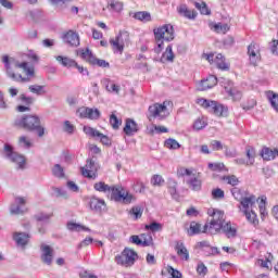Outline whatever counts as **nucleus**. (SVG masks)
Returning a JSON list of instances; mask_svg holds the SVG:
<instances>
[{"label":"nucleus","mask_w":278,"mask_h":278,"mask_svg":"<svg viewBox=\"0 0 278 278\" xmlns=\"http://www.w3.org/2000/svg\"><path fill=\"white\" fill-rule=\"evenodd\" d=\"M208 168L216 173H223L224 170H227V167H225L224 163H208Z\"/></svg>","instance_id":"46"},{"label":"nucleus","mask_w":278,"mask_h":278,"mask_svg":"<svg viewBox=\"0 0 278 278\" xmlns=\"http://www.w3.org/2000/svg\"><path fill=\"white\" fill-rule=\"evenodd\" d=\"M265 97L267 98V101H269L275 112H278V93H275L274 91H267Z\"/></svg>","instance_id":"30"},{"label":"nucleus","mask_w":278,"mask_h":278,"mask_svg":"<svg viewBox=\"0 0 278 278\" xmlns=\"http://www.w3.org/2000/svg\"><path fill=\"white\" fill-rule=\"evenodd\" d=\"M168 273L173 278H181V273L173 267H169Z\"/></svg>","instance_id":"64"},{"label":"nucleus","mask_w":278,"mask_h":278,"mask_svg":"<svg viewBox=\"0 0 278 278\" xmlns=\"http://www.w3.org/2000/svg\"><path fill=\"white\" fill-rule=\"evenodd\" d=\"M244 216L247 218V220H249V223H251V225L257 226L260 224V220H257V214H255V211L251 210V211H244Z\"/></svg>","instance_id":"36"},{"label":"nucleus","mask_w":278,"mask_h":278,"mask_svg":"<svg viewBox=\"0 0 278 278\" xmlns=\"http://www.w3.org/2000/svg\"><path fill=\"white\" fill-rule=\"evenodd\" d=\"M146 229H150V231H162V224L153 222L150 225H147Z\"/></svg>","instance_id":"59"},{"label":"nucleus","mask_w":278,"mask_h":278,"mask_svg":"<svg viewBox=\"0 0 278 278\" xmlns=\"http://www.w3.org/2000/svg\"><path fill=\"white\" fill-rule=\"evenodd\" d=\"M195 103L198 105H201V108H204L205 110H208V112H212L215 114V116H227L229 113V109L216 101L207 100L204 98H198Z\"/></svg>","instance_id":"4"},{"label":"nucleus","mask_w":278,"mask_h":278,"mask_svg":"<svg viewBox=\"0 0 278 278\" xmlns=\"http://www.w3.org/2000/svg\"><path fill=\"white\" fill-rule=\"evenodd\" d=\"M134 18L141 21L142 23H149L151 21V13L147 11H140L134 14Z\"/></svg>","instance_id":"38"},{"label":"nucleus","mask_w":278,"mask_h":278,"mask_svg":"<svg viewBox=\"0 0 278 278\" xmlns=\"http://www.w3.org/2000/svg\"><path fill=\"white\" fill-rule=\"evenodd\" d=\"M80 56L83 60H86L89 64H92V66H100L101 68H110V63L105 60L97 59L94 54H92V51L90 49L80 50Z\"/></svg>","instance_id":"9"},{"label":"nucleus","mask_w":278,"mask_h":278,"mask_svg":"<svg viewBox=\"0 0 278 278\" xmlns=\"http://www.w3.org/2000/svg\"><path fill=\"white\" fill-rule=\"evenodd\" d=\"M165 147H166V149L176 150V149H179L181 146L175 139H167L165 141Z\"/></svg>","instance_id":"54"},{"label":"nucleus","mask_w":278,"mask_h":278,"mask_svg":"<svg viewBox=\"0 0 278 278\" xmlns=\"http://www.w3.org/2000/svg\"><path fill=\"white\" fill-rule=\"evenodd\" d=\"M89 207L91 212H98L99 214H101V212H105V200L99 199L97 197H92L89 200Z\"/></svg>","instance_id":"18"},{"label":"nucleus","mask_w":278,"mask_h":278,"mask_svg":"<svg viewBox=\"0 0 278 278\" xmlns=\"http://www.w3.org/2000/svg\"><path fill=\"white\" fill-rule=\"evenodd\" d=\"M248 55L250 58V64H252V66H257V63L260 60H262V54L260 53V45L251 43L248 47Z\"/></svg>","instance_id":"14"},{"label":"nucleus","mask_w":278,"mask_h":278,"mask_svg":"<svg viewBox=\"0 0 278 278\" xmlns=\"http://www.w3.org/2000/svg\"><path fill=\"white\" fill-rule=\"evenodd\" d=\"M213 199H225V191H223L220 188L214 189L212 191Z\"/></svg>","instance_id":"61"},{"label":"nucleus","mask_w":278,"mask_h":278,"mask_svg":"<svg viewBox=\"0 0 278 278\" xmlns=\"http://www.w3.org/2000/svg\"><path fill=\"white\" fill-rule=\"evenodd\" d=\"M84 131H85L86 136H90V138H99L100 141L102 142V144H104L105 147L112 146V140L110 139V137L101 134L99 130H97L90 126H85Z\"/></svg>","instance_id":"13"},{"label":"nucleus","mask_w":278,"mask_h":278,"mask_svg":"<svg viewBox=\"0 0 278 278\" xmlns=\"http://www.w3.org/2000/svg\"><path fill=\"white\" fill-rule=\"evenodd\" d=\"M177 11H178V14H180V16H185V18H189V20L197 18V12L190 11L186 4H180L177 8Z\"/></svg>","instance_id":"28"},{"label":"nucleus","mask_w":278,"mask_h":278,"mask_svg":"<svg viewBox=\"0 0 278 278\" xmlns=\"http://www.w3.org/2000/svg\"><path fill=\"white\" fill-rule=\"evenodd\" d=\"M137 131H138V124L136 123V121L130 118L126 119L124 134H126V136H134V134H137Z\"/></svg>","instance_id":"25"},{"label":"nucleus","mask_w":278,"mask_h":278,"mask_svg":"<svg viewBox=\"0 0 278 278\" xmlns=\"http://www.w3.org/2000/svg\"><path fill=\"white\" fill-rule=\"evenodd\" d=\"M110 125L113 127V129H118V127L123 125V121L118 119L116 114L112 113L110 116Z\"/></svg>","instance_id":"47"},{"label":"nucleus","mask_w":278,"mask_h":278,"mask_svg":"<svg viewBox=\"0 0 278 278\" xmlns=\"http://www.w3.org/2000/svg\"><path fill=\"white\" fill-rule=\"evenodd\" d=\"M153 33L157 45V47L154 48V53H162V49H164L163 40H166V42L175 40V28H173L170 24L154 28Z\"/></svg>","instance_id":"3"},{"label":"nucleus","mask_w":278,"mask_h":278,"mask_svg":"<svg viewBox=\"0 0 278 278\" xmlns=\"http://www.w3.org/2000/svg\"><path fill=\"white\" fill-rule=\"evenodd\" d=\"M214 29L216 31V34H226L227 31H229V25L228 24H215L214 25Z\"/></svg>","instance_id":"51"},{"label":"nucleus","mask_w":278,"mask_h":278,"mask_svg":"<svg viewBox=\"0 0 278 278\" xmlns=\"http://www.w3.org/2000/svg\"><path fill=\"white\" fill-rule=\"evenodd\" d=\"M108 10L110 12H122L123 11V2L118 0H110L108 2Z\"/></svg>","instance_id":"33"},{"label":"nucleus","mask_w":278,"mask_h":278,"mask_svg":"<svg viewBox=\"0 0 278 278\" xmlns=\"http://www.w3.org/2000/svg\"><path fill=\"white\" fill-rule=\"evenodd\" d=\"M17 144L21 149H31V147H34L31 139L27 136H21L17 140Z\"/></svg>","instance_id":"35"},{"label":"nucleus","mask_w":278,"mask_h":278,"mask_svg":"<svg viewBox=\"0 0 278 278\" xmlns=\"http://www.w3.org/2000/svg\"><path fill=\"white\" fill-rule=\"evenodd\" d=\"M67 229L68 231H90V228L73 222L67 223Z\"/></svg>","instance_id":"37"},{"label":"nucleus","mask_w":278,"mask_h":278,"mask_svg":"<svg viewBox=\"0 0 278 278\" xmlns=\"http://www.w3.org/2000/svg\"><path fill=\"white\" fill-rule=\"evenodd\" d=\"M147 132L150 136H154V134H168V128L164 126L152 125L147 128Z\"/></svg>","instance_id":"32"},{"label":"nucleus","mask_w":278,"mask_h":278,"mask_svg":"<svg viewBox=\"0 0 278 278\" xmlns=\"http://www.w3.org/2000/svg\"><path fill=\"white\" fill-rule=\"evenodd\" d=\"M204 127H207V123L205 122V119L198 118L193 124V128L198 131L204 129Z\"/></svg>","instance_id":"57"},{"label":"nucleus","mask_w":278,"mask_h":278,"mask_svg":"<svg viewBox=\"0 0 278 278\" xmlns=\"http://www.w3.org/2000/svg\"><path fill=\"white\" fill-rule=\"evenodd\" d=\"M63 40L70 47H79V35L73 30H68L64 36Z\"/></svg>","instance_id":"22"},{"label":"nucleus","mask_w":278,"mask_h":278,"mask_svg":"<svg viewBox=\"0 0 278 278\" xmlns=\"http://www.w3.org/2000/svg\"><path fill=\"white\" fill-rule=\"evenodd\" d=\"M29 233L26 232H14L13 240L16 243V247L25 251V247L29 244Z\"/></svg>","instance_id":"17"},{"label":"nucleus","mask_w":278,"mask_h":278,"mask_svg":"<svg viewBox=\"0 0 278 278\" xmlns=\"http://www.w3.org/2000/svg\"><path fill=\"white\" fill-rule=\"evenodd\" d=\"M93 188L97 192H110L112 186H109L108 184L103 182V181H99V182H96L93 185Z\"/></svg>","instance_id":"40"},{"label":"nucleus","mask_w":278,"mask_h":278,"mask_svg":"<svg viewBox=\"0 0 278 278\" xmlns=\"http://www.w3.org/2000/svg\"><path fill=\"white\" fill-rule=\"evenodd\" d=\"M261 156L263 157V160L270 162V160H275V157H277V150L263 148L261 152Z\"/></svg>","instance_id":"31"},{"label":"nucleus","mask_w":278,"mask_h":278,"mask_svg":"<svg viewBox=\"0 0 278 278\" xmlns=\"http://www.w3.org/2000/svg\"><path fill=\"white\" fill-rule=\"evenodd\" d=\"M258 208H260V212H261V216H265L267 214L266 213V197L261 198Z\"/></svg>","instance_id":"62"},{"label":"nucleus","mask_w":278,"mask_h":278,"mask_svg":"<svg viewBox=\"0 0 278 278\" xmlns=\"http://www.w3.org/2000/svg\"><path fill=\"white\" fill-rule=\"evenodd\" d=\"M40 251L41 262H43V264H47L48 266H51V264H53V248L47 245L46 243H41Z\"/></svg>","instance_id":"15"},{"label":"nucleus","mask_w":278,"mask_h":278,"mask_svg":"<svg viewBox=\"0 0 278 278\" xmlns=\"http://www.w3.org/2000/svg\"><path fill=\"white\" fill-rule=\"evenodd\" d=\"M247 166H253L255 164V149L247 148Z\"/></svg>","instance_id":"43"},{"label":"nucleus","mask_w":278,"mask_h":278,"mask_svg":"<svg viewBox=\"0 0 278 278\" xmlns=\"http://www.w3.org/2000/svg\"><path fill=\"white\" fill-rule=\"evenodd\" d=\"M14 126L25 131H37L39 138L45 136V127H42L40 117L38 115H22L16 117Z\"/></svg>","instance_id":"2"},{"label":"nucleus","mask_w":278,"mask_h":278,"mask_svg":"<svg viewBox=\"0 0 278 278\" xmlns=\"http://www.w3.org/2000/svg\"><path fill=\"white\" fill-rule=\"evenodd\" d=\"M216 84H218V78H216V76L214 75H211L206 79L201 80V83L198 86V90L200 91L210 90V88H214Z\"/></svg>","instance_id":"21"},{"label":"nucleus","mask_w":278,"mask_h":278,"mask_svg":"<svg viewBox=\"0 0 278 278\" xmlns=\"http://www.w3.org/2000/svg\"><path fill=\"white\" fill-rule=\"evenodd\" d=\"M168 105L170 102L164 101L162 104L154 103L149 106L150 121L151 118H159V121H164L170 112H168Z\"/></svg>","instance_id":"8"},{"label":"nucleus","mask_w":278,"mask_h":278,"mask_svg":"<svg viewBox=\"0 0 278 278\" xmlns=\"http://www.w3.org/2000/svg\"><path fill=\"white\" fill-rule=\"evenodd\" d=\"M110 45H111V47H112L114 53H121V54H122L123 51H125V47L122 46V45L117 41V39H115V38L110 39Z\"/></svg>","instance_id":"41"},{"label":"nucleus","mask_w":278,"mask_h":278,"mask_svg":"<svg viewBox=\"0 0 278 278\" xmlns=\"http://www.w3.org/2000/svg\"><path fill=\"white\" fill-rule=\"evenodd\" d=\"M138 260V253L129 248H125L121 254L115 256V262L118 266H125V268H131Z\"/></svg>","instance_id":"5"},{"label":"nucleus","mask_w":278,"mask_h":278,"mask_svg":"<svg viewBox=\"0 0 278 278\" xmlns=\"http://www.w3.org/2000/svg\"><path fill=\"white\" fill-rule=\"evenodd\" d=\"M76 114L79 116V118H89L90 121H97L101 116V112L99 109H90L88 106H80Z\"/></svg>","instance_id":"12"},{"label":"nucleus","mask_w":278,"mask_h":278,"mask_svg":"<svg viewBox=\"0 0 278 278\" xmlns=\"http://www.w3.org/2000/svg\"><path fill=\"white\" fill-rule=\"evenodd\" d=\"M167 188L173 199H179V194L177 193V181L169 179L167 182Z\"/></svg>","instance_id":"39"},{"label":"nucleus","mask_w":278,"mask_h":278,"mask_svg":"<svg viewBox=\"0 0 278 278\" xmlns=\"http://www.w3.org/2000/svg\"><path fill=\"white\" fill-rule=\"evenodd\" d=\"M15 203L17 204H12L10 207V213L11 214H23V205H25L27 203V198H23V197H16L15 198Z\"/></svg>","instance_id":"23"},{"label":"nucleus","mask_w":278,"mask_h":278,"mask_svg":"<svg viewBox=\"0 0 278 278\" xmlns=\"http://www.w3.org/2000/svg\"><path fill=\"white\" fill-rule=\"evenodd\" d=\"M18 101H21L23 103V105H26L29 108V105H34V101H36V99H34L33 97H27L25 94H21L18 97Z\"/></svg>","instance_id":"50"},{"label":"nucleus","mask_w":278,"mask_h":278,"mask_svg":"<svg viewBox=\"0 0 278 278\" xmlns=\"http://www.w3.org/2000/svg\"><path fill=\"white\" fill-rule=\"evenodd\" d=\"M52 175L59 179L64 178V167L60 164H55L52 168Z\"/></svg>","instance_id":"44"},{"label":"nucleus","mask_w":278,"mask_h":278,"mask_svg":"<svg viewBox=\"0 0 278 278\" xmlns=\"http://www.w3.org/2000/svg\"><path fill=\"white\" fill-rule=\"evenodd\" d=\"M140 238L142 247H151V244H153V237H151V235L141 233Z\"/></svg>","instance_id":"49"},{"label":"nucleus","mask_w":278,"mask_h":278,"mask_svg":"<svg viewBox=\"0 0 278 278\" xmlns=\"http://www.w3.org/2000/svg\"><path fill=\"white\" fill-rule=\"evenodd\" d=\"M255 203H257V198H255V195H250L240 199V204L243 208V212H251Z\"/></svg>","instance_id":"24"},{"label":"nucleus","mask_w":278,"mask_h":278,"mask_svg":"<svg viewBox=\"0 0 278 278\" xmlns=\"http://www.w3.org/2000/svg\"><path fill=\"white\" fill-rule=\"evenodd\" d=\"M112 201H116L117 203H124L125 205H129L132 201H136L134 194L125 191V189L116 186H111L110 191Z\"/></svg>","instance_id":"7"},{"label":"nucleus","mask_w":278,"mask_h":278,"mask_svg":"<svg viewBox=\"0 0 278 278\" xmlns=\"http://www.w3.org/2000/svg\"><path fill=\"white\" fill-rule=\"evenodd\" d=\"M143 212H144V210L142 208V206H134L130 210V214H131V216H135L136 220H138V218H142Z\"/></svg>","instance_id":"52"},{"label":"nucleus","mask_w":278,"mask_h":278,"mask_svg":"<svg viewBox=\"0 0 278 278\" xmlns=\"http://www.w3.org/2000/svg\"><path fill=\"white\" fill-rule=\"evenodd\" d=\"M2 62L4 64L7 76L13 81H17V84H27L31 81V77H34V67H29L27 62H18L14 58H10L4 55L2 58Z\"/></svg>","instance_id":"1"},{"label":"nucleus","mask_w":278,"mask_h":278,"mask_svg":"<svg viewBox=\"0 0 278 278\" xmlns=\"http://www.w3.org/2000/svg\"><path fill=\"white\" fill-rule=\"evenodd\" d=\"M193 174H194V170L188 169L186 167H178V169H177V176L178 177H187V179H188Z\"/></svg>","instance_id":"45"},{"label":"nucleus","mask_w":278,"mask_h":278,"mask_svg":"<svg viewBox=\"0 0 278 278\" xmlns=\"http://www.w3.org/2000/svg\"><path fill=\"white\" fill-rule=\"evenodd\" d=\"M56 62L59 64H62V66H65L67 68H73L74 66H77V62L73 59H70L68 56H62L58 55L55 56Z\"/></svg>","instance_id":"29"},{"label":"nucleus","mask_w":278,"mask_h":278,"mask_svg":"<svg viewBox=\"0 0 278 278\" xmlns=\"http://www.w3.org/2000/svg\"><path fill=\"white\" fill-rule=\"evenodd\" d=\"M215 64L220 71H229V65L225 62V56L220 53L215 56Z\"/></svg>","instance_id":"34"},{"label":"nucleus","mask_w":278,"mask_h":278,"mask_svg":"<svg viewBox=\"0 0 278 278\" xmlns=\"http://www.w3.org/2000/svg\"><path fill=\"white\" fill-rule=\"evenodd\" d=\"M115 40L125 47V42L129 40V34H127V31H119V34L115 37Z\"/></svg>","instance_id":"48"},{"label":"nucleus","mask_w":278,"mask_h":278,"mask_svg":"<svg viewBox=\"0 0 278 278\" xmlns=\"http://www.w3.org/2000/svg\"><path fill=\"white\" fill-rule=\"evenodd\" d=\"M80 172L83 177H87V179H94L99 172V164H97L94 160L88 159L86 165L80 168Z\"/></svg>","instance_id":"11"},{"label":"nucleus","mask_w":278,"mask_h":278,"mask_svg":"<svg viewBox=\"0 0 278 278\" xmlns=\"http://www.w3.org/2000/svg\"><path fill=\"white\" fill-rule=\"evenodd\" d=\"M197 273L200 277H205V275H207V266L203 263H199L197 266Z\"/></svg>","instance_id":"56"},{"label":"nucleus","mask_w":278,"mask_h":278,"mask_svg":"<svg viewBox=\"0 0 278 278\" xmlns=\"http://www.w3.org/2000/svg\"><path fill=\"white\" fill-rule=\"evenodd\" d=\"M186 184L191 190H193V192H200L203 185L201 177L197 173H193V175L189 176V178L186 179Z\"/></svg>","instance_id":"16"},{"label":"nucleus","mask_w":278,"mask_h":278,"mask_svg":"<svg viewBox=\"0 0 278 278\" xmlns=\"http://www.w3.org/2000/svg\"><path fill=\"white\" fill-rule=\"evenodd\" d=\"M220 231H223L227 238H236V236H238V226L231 224V222H224L220 226Z\"/></svg>","instance_id":"19"},{"label":"nucleus","mask_w":278,"mask_h":278,"mask_svg":"<svg viewBox=\"0 0 278 278\" xmlns=\"http://www.w3.org/2000/svg\"><path fill=\"white\" fill-rule=\"evenodd\" d=\"M176 252L180 260H185V262H188V260H190V253L188 252V249H186L184 242H177Z\"/></svg>","instance_id":"26"},{"label":"nucleus","mask_w":278,"mask_h":278,"mask_svg":"<svg viewBox=\"0 0 278 278\" xmlns=\"http://www.w3.org/2000/svg\"><path fill=\"white\" fill-rule=\"evenodd\" d=\"M208 216H212L208 224V233H218V231H220V226L225 223V212L211 208L208 210Z\"/></svg>","instance_id":"6"},{"label":"nucleus","mask_w":278,"mask_h":278,"mask_svg":"<svg viewBox=\"0 0 278 278\" xmlns=\"http://www.w3.org/2000/svg\"><path fill=\"white\" fill-rule=\"evenodd\" d=\"M152 186H164V178L161 175H154L151 179Z\"/></svg>","instance_id":"58"},{"label":"nucleus","mask_w":278,"mask_h":278,"mask_svg":"<svg viewBox=\"0 0 278 278\" xmlns=\"http://www.w3.org/2000/svg\"><path fill=\"white\" fill-rule=\"evenodd\" d=\"M227 92L228 96L231 97L232 101H240V99H242V92L236 89H228Z\"/></svg>","instance_id":"53"},{"label":"nucleus","mask_w":278,"mask_h":278,"mask_svg":"<svg viewBox=\"0 0 278 278\" xmlns=\"http://www.w3.org/2000/svg\"><path fill=\"white\" fill-rule=\"evenodd\" d=\"M224 181H227V184H229V186H238V184H240V181L238 180V177L236 176H224L223 177Z\"/></svg>","instance_id":"55"},{"label":"nucleus","mask_w":278,"mask_h":278,"mask_svg":"<svg viewBox=\"0 0 278 278\" xmlns=\"http://www.w3.org/2000/svg\"><path fill=\"white\" fill-rule=\"evenodd\" d=\"M160 62L166 64L168 62H175V53L173 52V46H167L165 53L162 54Z\"/></svg>","instance_id":"27"},{"label":"nucleus","mask_w":278,"mask_h":278,"mask_svg":"<svg viewBox=\"0 0 278 278\" xmlns=\"http://www.w3.org/2000/svg\"><path fill=\"white\" fill-rule=\"evenodd\" d=\"M208 227H210V225L205 224L203 226V228H201V224H199L197 222H191L189 230H188V235L189 236H197L199 233H207V231H210Z\"/></svg>","instance_id":"20"},{"label":"nucleus","mask_w":278,"mask_h":278,"mask_svg":"<svg viewBox=\"0 0 278 278\" xmlns=\"http://www.w3.org/2000/svg\"><path fill=\"white\" fill-rule=\"evenodd\" d=\"M236 40L233 39V37L228 36L224 39L223 45L224 47H226L227 49H229V47H233Z\"/></svg>","instance_id":"63"},{"label":"nucleus","mask_w":278,"mask_h":278,"mask_svg":"<svg viewBox=\"0 0 278 278\" xmlns=\"http://www.w3.org/2000/svg\"><path fill=\"white\" fill-rule=\"evenodd\" d=\"M4 154L8 160L16 164L17 168H25V156L14 152L12 146L9 143L4 144Z\"/></svg>","instance_id":"10"},{"label":"nucleus","mask_w":278,"mask_h":278,"mask_svg":"<svg viewBox=\"0 0 278 278\" xmlns=\"http://www.w3.org/2000/svg\"><path fill=\"white\" fill-rule=\"evenodd\" d=\"M108 92H115V94H118L121 92V86L111 83L110 85H106Z\"/></svg>","instance_id":"60"},{"label":"nucleus","mask_w":278,"mask_h":278,"mask_svg":"<svg viewBox=\"0 0 278 278\" xmlns=\"http://www.w3.org/2000/svg\"><path fill=\"white\" fill-rule=\"evenodd\" d=\"M29 92H33V94H46L47 91L45 90V86L42 85H30L28 87Z\"/></svg>","instance_id":"42"}]
</instances>
